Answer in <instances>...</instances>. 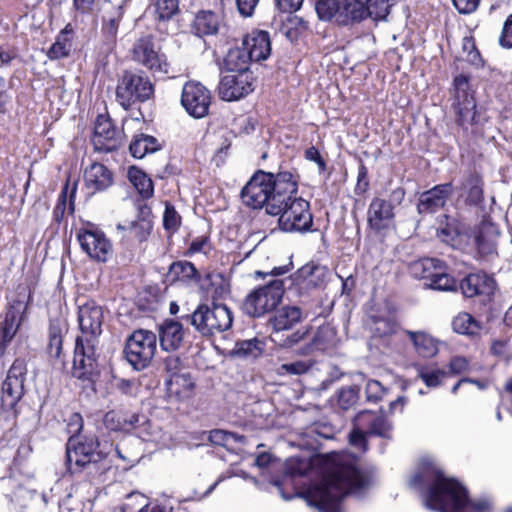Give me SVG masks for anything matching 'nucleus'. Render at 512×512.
Masks as SVG:
<instances>
[{
  "label": "nucleus",
  "mask_w": 512,
  "mask_h": 512,
  "mask_svg": "<svg viewBox=\"0 0 512 512\" xmlns=\"http://www.w3.org/2000/svg\"><path fill=\"white\" fill-rule=\"evenodd\" d=\"M113 445L101 444L96 437L70 436L66 444V464L71 473H79L90 465L97 464L105 459Z\"/></svg>",
  "instance_id": "obj_5"
},
{
  "label": "nucleus",
  "mask_w": 512,
  "mask_h": 512,
  "mask_svg": "<svg viewBox=\"0 0 512 512\" xmlns=\"http://www.w3.org/2000/svg\"><path fill=\"white\" fill-rule=\"evenodd\" d=\"M110 7L105 8L102 17V33L108 42H114L117 37L119 25L123 19L125 1L116 5H112L110 1L107 3Z\"/></svg>",
  "instance_id": "obj_29"
},
{
  "label": "nucleus",
  "mask_w": 512,
  "mask_h": 512,
  "mask_svg": "<svg viewBox=\"0 0 512 512\" xmlns=\"http://www.w3.org/2000/svg\"><path fill=\"white\" fill-rule=\"evenodd\" d=\"M153 92V85L148 76L142 72L126 70L117 82L116 101L128 110L137 102L149 100Z\"/></svg>",
  "instance_id": "obj_9"
},
{
  "label": "nucleus",
  "mask_w": 512,
  "mask_h": 512,
  "mask_svg": "<svg viewBox=\"0 0 512 512\" xmlns=\"http://www.w3.org/2000/svg\"><path fill=\"white\" fill-rule=\"evenodd\" d=\"M377 412L371 410H363L360 411L354 418L353 425L357 429L365 431L367 434L372 427L373 421Z\"/></svg>",
  "instance_id": "obj_55"
},
{
  "label": "nucleus",
  "mask_w": 512,
  "mask_h": 512,
  "mask_svg": "<svg viewBox=\"0 0 512 512\" xmlns=\"http://www.w3.org/2000/svg\"><path fill=\"white\" fill-rule=\"evenodd\" d=\"M253 90V76L251 72L223 76L218 86L219 96L225 101L239 100Z\"/></svg>",
  "instance_id": "obj_19"
},
{
  "label": "nucleus",
  "mask_w": 512,
  "mask_h": 512,
  "mask_svg": "<svg viewBox=\"0 0 512 512\" xmlns=\"http://www.w3.org/2000/svg\"><path fill=\"white\" fill-rule=\"evenodd\" d=\"M124 411L111 410L108 411L103 418L104 426L111 431L124 432Z\"/></svg>",
  "instance_id": "obj_52"
},
{
  "label": "nucleus",
  "mask_w": 512,
  "mask_h": 512,
  "mask_svg": "<svg viewBox=\"0 0 512 512\" xmlns=\"http://www.w3.org/2000/svg\"><path fill=\"white\" fill-rule=\"evenodd\" d=\"M47 352L49 357L54 360V365L65 367V361L62 357L63 332L58 324L52 323L49 327Z\"/></svg>",
  "instance_id": "obj_36"
},
{
  "label": "nucleus",
  "mask_w": 512,
  "mask_h": 512,
  "mask_svg": "<svg viewBox=\"0 0 512 512\" xmlns=\"http://www.w3.org/2000/svg\"><path fill=\"white\" fill-rule=\"evenodd\" d=\"M131 57L134 62L153 73H169L170 64L167 56L151 34L142 35L135 40L131 48Z\"/></svg>",
  "instance_id": "obj_11"
},
{
  "label": "nucleus",
  "mask_w": 512,
  "mask_h": 512,
  "mask_svg": "<svg viewBox=\"0 0 512 512\" xmlns=\"http://www.w3.org/2000/svg\"><path fill=\"white\" fill-rule=\"evenodd\" d=\"M499 229L490 221H482L477 228L475 240L478 253L483 258H491L497 255V239Z\"/></svg>",
  "instance_id": "obj_25"
},
{
  "label": "nucleus",
  "mask_w": 512,
  "mask_h": 512,
  "mask_svg": "<svg viewBox=\"0 0 512 512\" xmlns=\"http://www.w3.org/2000/svg\"><path fill=\"white\" fill-rule=\"evenodd\" d=\"M496 283L494 279L486 274H469L460 282V289L467 298L477 295H490L495 290Z\"/></svg>",
  "instance_id": "obj_27"
},
{
  "label": "nucleus",
  "mask_w": 512,
  "mask_h": 512,
  "mask_svg": "<svg viewBox=\"0 0 512 512\" xmlns=\"http://www.w3.org/2000/svg\"><path fill=\"white\" fill-rule=\"evenodd\" d=\"M410 486L415 489L425 488L424 499L430 509L462 512L467 505H471L478 512H488L490 509L487 501L470 502L467 490L457 480L446 477L435 466H429L422 473L414 475Z\"/></svg>",
  "instance_id": "obj_2"
},
{
  "label": "nucleus",
  "mask_w": 512,
  "mask_h": 512,
  "mask_svg": "<svg viewBox=\"0 0 512 512\" xmlns=\"http://www.w3.org/2000/svg\"><path fill=\"white\" fill-rule=\"evenodd\" d=\"M366 398L370 402L379 401L385 393L384 387L377 380H369L365 388Z\"/></svg>",
  "instance_id": "obj_58"
},
{
  "label": "nucleus",
  "mask_w": 512,
  "mask_h": 512,
  "mask_svg": "<svg viewBox=\"0 0 512 512\" xmlns=\"http://www.w3.org/2000/svg\"><path fill=\"white\" fill-rule=\"evenodd\" d=\"M484 181L476 172H469L461 184L460 189L465 201L469 205L479 206L484 200Z\"/></svg>",
  "instance_id": "obj_32"
},
{
  "label": "nucleus",
  "mask_w": 512,
  "mask_h": 512,
  "mask_svg": "<svg viewBox=\"0 0 512 512\" xmlns=\"http://www.w3.org/2000/svg\"><path fill=\"white\" fill-rule=\"evenodd\" d=\"M368 189H369L368 170L364 165H360V167L358 169L355 193L357 195H362Z\"/></svg>",
  "instance_id": "obj_61"
},
{
  "label": "nucleus",
  "mask_w": 512,
  "mask_h": 512,
  "mask_svg": "<svg viewBox=\"0 0 512 512\" xmlns=\"http://www.w3.org/2000/svg\"><path fill=\"white\" fill-rule=\"evenodd\" d=\"M437 236L441 239L442 242L454 245L455 240L459 236V231L455 222H447L445 226L440 227L437 230Z\"/></svg>",
  "instance_id": "obj_56"
},
{
  "label": "nucleus",
  "mask_w": 512,
  "mask_h": 512,
  "mask_svg": "<svg viewBox=\"0 0 512 512\" xmlns=\"http://www.w3.org/2000/svg\"><path fill=\"white\" fill-rule=\"evenodd\" d=\"M407 333L410 336V339L412 340L414 347L420 356L424 358H430L437 353L438 348L436 342L430 335L424 332L408 331Z\"/></svg>",
  "instance_id": "obj_38"
},
{
  "label": "nucleus",
  "mask_w": 512,
  "mask_h": 512,
  "mask_svg": "<svg viewBox=\"0 0 512 512\" xmlns=\"http://www.w3.org/2000/svg\"><path fill=\"white\" fill-rule=\"evenodd\" d=\"M499 44L505 49L512 48V14L504 22L503 29L499 37Z\"/></svg>",
  "instance_id": "obj_59"
},
{
  "label": "nucleus",
  "mask_w": 512,
  "mask_h": 512,
  "mask_svg": "<svg viewBox=\"0 0 512 512\" xmlns=\"http://www.w3.org/2000/svg\"><path fill=\"white\" fill-rule=\"evenodd\" d=\"M26 372L25 360L15 359L2 383L1 402L4 408L13 409L22 399Z\"/></svg>",
  "instance_id": "obj_15"
},
{
  "label": "nucleus",
  "mask_w": 512,
  "mask_h": 512,
  "mask_svg": "<svg viewBox=\"0 0 512 512\" xmlns=\"http://www.w3.org/2000/svg\"><path fill=\"white\" fill-rule=\"evenodd\" d=\"M181 225V216L176 211L175 207L166 202L165 211L163 214V227L170 233H175Z\"/></svg>",
  "instance_id": "obj_49"
},
{
  "label": "nucleus",
  "mask_w": 512,
  "mask_h": 512,
  "mask_svg": "<svg viewBox=\"0 0 512 512\" xmlns=\"http://www.w3.org/2000/svg\"><path fill=\"white\" fill-rule=\"evenodd\" d=\"M152 7L155 29L162 34H168L169 23L181 13L180 1L156 0Z\"/></svg>",
  "instance_id": "obj_26"
},
{
  "label": "nucleus",
  "mask_w": 512,
  "mask_h": 512,
  "mask_svg": "<svg viewBox=\"0 0 512 512\" xmlns=\"http://www.w3.org/2000/svg\"><path fill=\"white\" fill-rule=\"evenodd\" d=\"M366 435H368L365 431L357 429L353 427V430L349 436V442L352 446L361 449L362 451H366L367 449V441Z\"/></svg>",
  "instance_id": "obj_62"
},
{
  "label": "nucleus",
  "mask_w": 512,
  "mask_h": 512,
  "mask_svg": "<svg viewBox=\"0 0 512 512\" xmlns=\"http://www.w3.org/2000/svg\"><path fill=\"white\" fill-rule=\"evenodd\" d=\"M28 303L15 300L7 309L3 321L0 323V349L5 350L15 337L24 320Z\"/></svg>",
  "instance_id": "obj_20"
},
{
  "label": "nucleus",
  "mask_w": 512,
  "mask_h": 512,
  "mask_svg": "<svg viewBox=\"0 0 512 512\" xmlns=\"http://www.w3.org/2000/svg\"><path fill=\"white\" fill-rule=\"evenodd\" d=\"M453 193L452 183H444L421 193L417 211L419 214H432L442 209Z\"/></svg>",
  "instance_id": "obj_21"
},
{
  "label": "nucleus",
  "mask_w": 512,
  "mask_h": 512,
  "mask_svg": "<svg viewBox=\"0 0 512 512\" xmlns=\"http://www.w3.org/2000/svg\"><path fill=\"white\" fill-rule=\"evenodd\" d=\"M397 323L388 317L372 316L370 330L374 337L384 338L397 331Z\"/></svg>",
  "instance_id": "obj_41"
},
{
  "label": "nucleus",
  "mask_w": 512,
  "mask_h": 512,
  "mask_svg": "<svg viewBox=\"0 0 512 512\" xmlns=\"http://www.w3.org/2000/svg\"><path fill=\"white\" fill-rule=\"evenodd\" d=\"M74 29L71 23H68L58 34L56 41L48 50L50 59H60L67 57L72 48V35Z\"/></svg>",
  "instance_id": "obj_35"
},
{
  "label": "nucleus",
  "mask_w": 512,
  "mask_h": 512,
  "mask_svg": "<svg viewBox=\"0 0 512 512\" xmlns=\"http://www.w3.org/2000/svg\"><path fill=\"white\" fill-rule=\"evenodd\" d=\"M156 348V334L149 330L139 329L127 339L124 353L127 361L135 370H142L150 364Z\"/></svg>",
  "instance_id": "obj_12"
},
{
  "label": "nucleus",
  "mask_w": 512,
  "mask_h": 512,
  "mask_svg": "<svg viewBox=\"0 0 512 512\" xmlns=\"http://www.w3.org/2000/svg\"><path fill=\"white\" fill-rule=\"evenodd\" d=\"M119 229L128 230L130 235L136 238L139 242L147 239L151 232L152 225L150 221L145 219H139L134 222H130L128 226L118 225Z\"/></svg>",
  "instance_id": "obj_48"
},
{
  "label": "nucleus",
  "mask_w": 512,
  "mask_h": 512,
  "mask_svg": "<svg viewBox=\"0 0 512 512\" xmlns=\"http://www.w3.org/2000/svg\"><path fill=\"white\" fill-rule=\"evenodd\" d=\"M81 249L93 260L106 262L112 254V244L103 231L93 224H87L77 232Z\"/></svg>",
  "instance_id": "obj_14"
},
{
  "label": "nucleus",
  "mask_w": 512,
  "mask_h": 512,
  "mask_svg": "<svg viewBox=\"0 0 512 512\" xmlns=\"http://www.w3.org/2000/svg\"><path fill=\"white\" fill-rule=\"evenodd\" d=\"M359 389L356 386L342 388L338 394V405L343 410H348L357 403Z\"/></svg>",
  "instance_id": "obj_50"
},
{
  "label": "nucleus",
  "mask_w": 512,
  "mask_h": 512,
  "mask_svg": "<svg viewBox=\"0 0 512 512\" xmlns=\"http://www.w3.org/2000/svg\"><path fill=\"white\" fill-rule=\"evenodd\" d=\"M260 0H236L239 13L244 17H251Z\"/></svg>",
  "instance_id": "obj_64"
},
{
  "label": "nucleus",
  "mask_w": 512,
  "mask_h": 512,
  "mask_svg": "<svg viewBox=\"0 0 512 512\" xmlns=\"http://www.w3.org/2000/svg\"><path fill=\"white\" fill-rule=\"evenodd\" d=\"M417 370H418V377L429 388L438 387L442 383V380L448 374L443 369L431 368L428 366H419Z\"/></svg>",
  "instance_id": "obj_45"
},
{
  "label": "nucleus",
  "mask_w": 512,
  "mask_h": 512,
  "mask_svg": "<svg viewBox=\"0 0 512 512\" xmlns=\"http://www.w3.org/2000/svg\"><path fill=\"white\" fill-rule=\"evenodd\" d=\"M455 88L457 123L463 128L467 125L477 123L476 102L473 94L469 91L468 77L458 75L453 81Z\"/></svg>",
  "instance_id": "obj_17"
},
{
  "label": "nucleus",
  "mask_w": 512,
  "mask_h": 512,
  "mask_svg": "<svg viewBox=\"0 0 512 512\" xmlns=\"http://www.w3.org/2000/svg\"><path fill=\"white\" fill-rule=\"evenodd\" d=\"M269 317L267 326L272 329L271 340L283 348H290L305 338L308 330H297L285 338L281 332L291 330L302 321V310L297 306H283L275 309Z\"/></svg>",
  "instance_id": "obj_8"
},
{
  "label": "nucleus",
  "mask_w": 512,
  "mask_h": 512,
  "mask_svg": "<svg viewBox=\"0 0 512 512\" xmlns=\"http://www.w3.org/2000/svg\"><path fill=\"white\" fill-rule=\"evenodd\" d=\"M453 330L458 334L475 335L480 330L479 323L469 313H460L452 321Z\"/></svg>",
  "instance_id": "obj_42"
},
{
  "label": "nucleus",
  "mask_w": 512,
  "mask_h": 512,
  "mask_svg": "<svg viewBox=\"0 0 512 512\" xmlns=\"http://www.w3.org/2000/svg\"><path fill=\"white\" fill-rule=\"evenodd\" d=\"M84 180L86 187L93 192L103 191L113 183L112 172L101 163H93L85 170Z\"/></svg>",
  "instance_id": "obj_30"
},
{
  "label": "nucleus",
  "mask_w": 512,
  "mask_h": 512,
  "mask_svg": "<svg viewBox=\"0 0 512 512\" xmlns=\"http://www.w3.org/2000/svg\"><path fill=\"white\" fill-rule=\"evenodd\" d=\"M242 46L253 62L266 60L271 53L269 34L262 30H254L247 34L243 39Z\"/></svg>",
  "instance_id": "obj_24"
},
{
  "label": "nucleus",
  "mask_w": 512,
  "mask_h": 512,
  "mask_svg": "<svg viewBox=\"0 0 512 512\" xmlns=\"http://www.w3.org/2000/svg\"><path fill=\"white\" fill-rule=\"evenodd\" d=\"M158 330L162 349L173 351L181 346L185 335L182 323L168 319L159 326Z\"/></svg>",
  "instance_id": "obj_28"
},
{
  "label": "nucleus",
  "mask_w": 512,
  "mask_h": 512,
  "mask_svg": "<svg viewBox=\"0 0 512 512\" xmlns=\"http://www.w3.org/2000/svg\"><path fill=\"white\" fill-rule=\"evenodd\" d=\"M124 134L118 130L107 114L97 116L94 125L92 143L98 152L109 153L121 147Z\"/></svg>",
  "instance_id": "obj_16"
},
{
  "label": "nucleus",
  "mask_w": 512,
  "mask_h": 512,
  "mask_svg": "<svg viewBox=\"0 0 512 512\" xmlns=\"http://www.w3.org/2000/svg\"><path fill=\"white\" fill-rule=\"evenodd\" d=\"M394 217V209L386 199L380 197L372 199L367 211V223L371 229L379 232L388 228Z\"/></svg>",
  "instance_id": "obj_23"
},
{
  "label": "nucleus",
  "mask_w": 512,
  "mask_h": 512,
  "mask_svg": "<svg viewBox=\"0 0 512 512\" xmlns=\"http://www.w3.org/2000/svg\"><path fill=\"white\" fill-rule=\"evenodd\" d=\"M103 309L89 301L78 310L81 335L75 339L72 375L80 380H92L98 373L99 337L102 334Z\"/></svg>",
  "instance_id": "obj_3"
},
{
  "label": "nucleus",
  "mask_w": 512,
  "mask_h": 512,
  "mask_svg": "<svg viewBox=\"0 0 512 512\" xmlns=\"http://www.w3.org/2000/svg\"><path fill=\"white\" fill-rule=\"evenodd\" d=\"M197 275V268L189 261H175L168 270V278L172 283L178 281L187 284L194 283Z\"/></svg>",
  "instance_id": "obj_37"
},
{
  "label": "nucleus",
  "mask_w": 512,
  "mask_h": 512,
  "mask_svg": "<svg viewBox=\"0 0 512 512\" xmlns=\"http://www.w3.org/2000/svg\"><path fill=\"white\" fill-rule=\"evenodd\" d=\"M315 10L321 20L335 19L341 25L364 19L363 6L359 3L349 4L348 0H318L315 3Z\"/></svg>",
  "instance_id": "obj_13"
},
{
  "label": "nucleus",
  "mask_w": 512,
  "mask_h": 512,
  "mask_svg": "<svg viewBox=\"0 0 512 512\" xmlns=\"http://www.w3.org/2000/svg\"><path fill=\"white\" fill-rule=\"evenodd\" d=\"M426 286L439 291H453L457 288V282L448 274L447 266L444 264Z\"/></svg>",
  "instance_id": "obj_44"
},
{
  "label": "nucleus",
  "mask_w": 512,
  "mask_h": 512,
  "mask_svg": "<svg viewBox=\"0 0 512 512\" xmlns=\"http://www.w3.org/2000/svg\"><path fill=\"white\" fill-rule=\"evenodd\" d=\"M261 353L257 339L241 341L236 344L234 354L239 357H257Z\"/></svg>",
  "instance_id": "obj_53"
},
{
  "label": "nucleus",
  "mask_w": 512,
  "mask_h": 512,
  "mask_svg": "<svg viewBox=\"0 0 512 512\" xmlns=\"http://www.w3.org/2000/svg\"><path fill=\"white\" fill-rule=\"evenodd\" d=\"M324 267L313 262L307 263L292 275V282L300 288L310 289L316 287L324 276Z\"/></svg>",
  "instance_id": "obj_31"
},
{
  "label": "nucleus",
  "mask_w": 512,
  "mask_h": 512,
  "mask_svg": "<svg viewBox=\"0 0 512 512\" xmlns=\"http://www.w3.org/2000/svg\"><path fill=\"white\" fill-rule=\"evenodd\" d=\"M253 62L249 54L241 45L240 47L232 48L228 51L224 59V67L230 72L236 74L249 72V65Z\"/></svg>",
  "instance_id": "obj_34"
},
{
  "label": "nucleus",
  "mask_w": 512,
  "mask_h": 512,
  "mask_svg": "<svg viewBox=\"0 0 512 512\" xmlns=\"http://www.w3.org/2000/svg\"><path fill=\"white\" fill-rule=\"evenodd\" d=\"M300 174L296 168L281 165L278 172L258 170L241 190L243 203L252 209H265L278 215L289 193H298Z\"/></svg>",
  "instance_id": "obj_1"
},
{
  "label": "nucleus",
  "mask_w": 512,
  "mask_h": 512,
  "mask_svg": "<svg viewBox=\"0 0 512 512\" xmlns=\"http://www.w3.org/2000/svg\"><path fill=\"white\" fill-rule=\"evenodd\" d=\"M444 264L443 261L437 258L426 257L412 262L409 266V271L414 278L428 280L430 282L434 274H437Z\"/></svg>",
  "instance_id": "obj_33"
},
{
  "label": "nucleus",
  "mask_w": 512,
  "mask_h": 512,
  "mask_svg": "<svg viewBox=\"0 0 512 512\" xmlns=\"http://www.w3.org/2000/svg\"><path fill=\"white\" fill-rule=\"evenodd\" d=\"M281 204L278 219L279 228L284 232H307L313 225L310 204L297 193H289Z\"/></svg>",
  "instance_id": "obj_10"
},
{
  "label": "nucleus",
  "mask_w": 512,
  "mask_h": 512,
  "mask_svg": "<svg viewBox=\"0 0 512 512\" xmlns=\"http://www.w3.org/2000/svg\"><path fill=\"white\" fill-rule=\"evenodd\" d=\"M224 28L225 21L223 15L211 10L199 11L191 25L192 33L198 37L217 35Z\"/></svg>",
  "instance_id": "obj_22"
},
{
  "label": "nucleus",
  "mask_w": 512,
  "mask_h": 512,
  "mask_svg": "<svg viewBox=\"0 0 512 512\" xmlns=\"http://www.w3.org/2000/svg\"><path fill=\"white\" fill-rule=\"evenodd\" d=\"M395 2L396 0H365L364 18L368 15L375 19L386 18Z\"/></svg>",
  "instance_id": "obj_43"
},
{
  "label": "nucleus",
  "mask_w": 512,
  "mask_h": 512,
  "mask_svg": "<svg viewBox=\"0 0 512 512\" xmlns=\"http://www.w3.org/2000/svg\"><path fill=\"white\" fill-rule=\"evenodd\" d=\"M481 0H452L454 7L460 14H471L475 12Z\"/></svg>",
  "instance_id": "obj_63"
},
{
  "label": "nucleus",
  "mask_w": 512,
  "mask_h": 512,
  "mask_svg": "<svg viewBox=\"0 0 512 512\" xmlns=\"http://www.w3.org/2000/svg\"><path fill=\"white\" fill-rule=\"evenodd\" d=\"M285 280L272 279L252 290L243 300L242 311L249 317L260 318L272 313L281 303Z\"/></svg>",
  "instance_id": "obj_7"
},
{
  "label": "nucleus",
  "mask_w": 512,
  "mask_h": 512,
  "mask_svg": "<svg viewBox=\"0 0 512 512\" xmlns=\"http://www.w3.org/2000/svg\"><path fill=\"white\" fill-rule=\"evenodd\" d=\"M209 440L219 446H228L233 442L245 443L246 437L235 432L215 429L210 431Z\"/></svg>",
  "instance_id": "obj_47"
},
{
  "label": "nucleus",
  "mask_w": 512,
  "mask_h": 512,
  "mask_svg": "<svg viewBox=\"0 0 512 512\" xmlns=\"http://www.w3.org/2000/svg\"><path fill=\"white\" fill-rule=\"evenodd\" d=\"M312 360H297L284 363L278 368V374L281 376H300L308 373L313 367Z\"/></svg>",
  "instance_id": "obj_46"
},
{
  "label": "nucleus",
  "mask_w": 512,
  "mask_h": 512,
  "mask_svg": "<svg viewBox=\"0 0 512 512\" xmlns=\"http://www.w3.org/2000/svg\"><path fill=\"white\" fill-rule=\"evenodd\" d=\"M128 177L144 199L152 197L154 192L153 182L143 171L131 168L128 171Z\"/></svg>",
  "instance_id": "obj_40"
},
{
  "label": "nucleus",
  "mask_w": 512,
  "mask_h": 512,
  "mask_svg": "<svg viewBox=\"0 0 512 512\" xmlns=\"http://www.w3.org/2000/svg\"><path fill=\"white\" fill-rule=\"evenodd\" d=\"M221 281L222 277L219 273L208 272L204 275H201L198 272V275L194 281L199 287L201 291L208 294L212 291L213 287L217 284V281Z\"/></svg>",
  "instance_id": "obj_54"
},
{
  "label": "nucleus",
  "mask_w": 512,
  "mask_h": 512,
  "mask_svg": "<svg viewBox=\"0 0 512 512\" xmlns=\"http://www.w3.org/2000/svg\"><path fill=\"white\" fill-rule=\"evenodd\" d=\"M159 149L158 140L149 135L140 134L135 136L129 146L130 153L135 158H143L146 154L155 152Z\"/></svg>",
  "instance_id": "obj_39"
},
{
  "label": "nucleus",
  "mask_w": 512,
  "mask_h": 512,
  "mask_svg": "<svg viewBox=\"0 0 512 512\" xmlns=\"http://www.w3.org/2000/svg\"><path fill=\"white\" fill-rule=\"evenodd\" d=\"M181 103L189 115L202 118L208 114L211 94L201 83L187 82L182 89Z\"/></svg>",
  "instance_id": "obj_18"
},
{
  "label": "nucleus",
  "mask_w": 512,
  "mask_h": 512,
  "mask_svg": "<svg viewBox=\"0 0 512 512\" xmlns=\"http://www.w3.org/2000/svg\"><path fill=\"white\" fill-rule=\"evenodd\" d=\"M392 425L382 414L377 413L368 435H376L383 438L391 437Z\"/></svg>",
  "instance_id": "obj_51"
},
{
  "label": "nucleus",
  "mask_w": 512,
  "mask_h": 512,
  "mask_svg": "<svg viewBox=\"0 0 512 512\" xmlns=\"http://www.w3.org/2000/svg\"><path fill=\"white\" fill-rule=\"evenodd\" d=\"M124 419V432L135 430L148 421L147 417L143 414L126 411H124Z\"/></svg>",
  "instance_id": "obj_57"
},
{
  "label": "nucleus",
  "mask_w": 512,
  "mask_h": 512,
  "mask_svg": "<svg viewBox=\"0 0 512 512\" xmlns=\"http://www.w3.org/2000/svg\"><path fill=\"white\" fill-rule=\"evenodd\" d=\"M367 478L354 466L331 471L313 493L314 504L321 512H340V503L348 494H359Z\"/></svg>",
  "instance_id": "obj_4"
},
{
  "label": "nucleus",
  "mask_w": 512,
  "mask_h": 512,
  "mask_svg": "<svg viewBox=\"0 0 512 512\" xmlns=\"http://www.w3.org/2000/svg\"><path fill=\"white\" fill-rule=\"evenodd\" d=\"M67 190L68 185L66 184L58 196L57 204L53 211L54 220L60 222L65 214L66 202H67Z\"/></svg>",
  "instance_id": "obj_60"
},
{
  "label": "nucleus",
  "mask_w": 512,
  "mask_h": 512,
  "mask_svg": "<svg viewBox=\"0 0 512 512\" xmlns=\"http://www.w3.org/2000/svg\"><path fill=\"white\" fill-rule=\"evenodd\" d=\"M202 337L211 338L229 330L233 323L232 311L223 304H199L189 315L182 316Z\"/></svg>",
  "instance_id": "obj_6"
}]
</instances>
